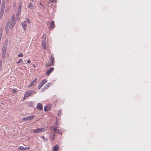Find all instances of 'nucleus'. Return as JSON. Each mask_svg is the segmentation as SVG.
Instances as JSON below:
<instances>
[{"mask_svg": "<svg viewBox=\"0 0 151 151\" xmlns=\"http://www.w3.org/2000/svg\"><path fill=\"white\" fill-rule=\"evenodd\" d=\"M16 24V21H13L10 20L9 19L5 27L6 30H8L9 29H12Z\"/></svg>", "mask_w": 151, "mask_h": 151, "instance_id": "nucleus-1", "label": "nucleus"}, {"mask_svg": "<svg viewBox=\"0 0 151 151\" xmlns=\"http://www.w3.org/2000/svg\"><path fill=\"white\" fill-rule=\"evenodd\" d=\"M35 117V116L34 115H29L26 117H23L22 120L24 121L31 120L32 119Z\"/></svg>", "mask_w": 151, "mask_h": 151, "instance_id": "nucleus-2", "label": "nucleus"}, {"mask_svg": "<svg viewBox=\"0 0 151 151\" xmlns=\"http://www.w3.org/2000/svg\"><path fill=\"white\" fill-rule=\"evenodd\" d=\"M45 131V129L44 128H39L35 129L33 130V132L37 134L41 133L42 132H44Z\"/></svg>", "mask_w": 151, "mask_h": 151, "instance_id": "nucleus-3", "label": "nucleus"}, {"mask_svg": "<svg viewBox=\"0 0 151 151\" xmlns=\"http://www.w3.org/2000/svg\"><path fill=\"white\" fill-rule=\"evenodd\" d=\"M52 84L51 83H49L46 84L45 85L44 87L42 88L41 90L42 91H45L46 89H47L50 86H52Z\"/></svg>", "mask_w": 151, "mask_h": 151, "instance_id": "nucleus-4", "label": "nucleus"}, {"mask_svg": "<svg viewBox=\"0 0 151 151\" xmlns=\"http://www.w3.org/2000/svg\"><path fill=\"white\" fill-rule=\"evenodd\" d=\"M33 93V91L32 90H29L25 92L24 95V97L25 98H27L28 96H30Z\"/></svg>", "mask_w": 151, "mask_h": 151, "instance_id": "nucleus-5", "label": "nucleus"}, {"mask_svg": "<svg viewBox=\"0 0 151 151\" xmlns=\"http://www.w3.org/2000/svg\"><path fill=\"white\" fill-rule=\"evenodd\" d=\"M5 7V1H2V8L1 10V17L3 16V14L4 12V9Z\"/></svg>", "mask_w": 151, "mask_h": 151, "instance_id": "nucleus-6", "label": "nucleus"}, {"mask_svg": "<svg viewBox=\"0 0 151 151\" xmlns=\"http://www.w3.org/2000/svg\"><path fill=\"white\" fill-rule=\"evenodd\" d=\"M54 68H50L49 70H47L46 73V74L47 76L50 75V73H51L54 70Z\"/></svg>", "mask_w": 151, "mask_h": 151, "instance_id": "nucleus-7", "label": "nucleus"}, {"mask_svg": "<svg viewBox=\"0 0 151 151\" xmlns=\"http://www.w3.org/2000/svg\"><path fill=\"white\" fill-rule=\"evenodd\" d=\"M54 0H50L49 1L47 2V5L48 6H52V3H53Z\"/></svg>", "mask_w": 151, "mask_h": 151, "instance_id": "nucleus-8", "label": "nucleus"}, {"mask_svg": "<svg viewBox=\"0 0 151 151\" xmlns=\"http://www.w3.org/2000/svg\"><path fill=\"white\" fill-rule=\"evenodd\" d=\"M53 130L55 132L58 133V134H60V135H62V134L61 132L57 128H53Z\"/></svg>", "mask_w": 151, "mask_h": 151, "instance_id": "nucleus-9", "label": "nucleus"}, {"mask_svg": "<svg viewBox=\"0 0 151 151\" xmlns=\"http://www.w3.org/2000/svg\"><path fill=\"white\" fill-rule=\"evenodd\" d=\"M37 107L38 110H42V105L41 103H38L37 104Z\"/></svg>", "mask_w": 151, "mask_h": 151, "instance_id": "nucleus-10", "label": "nucleus"}, {"mask_svg": "<svg viewBox=\"0 0 151 151\" xmlns=\"http://www.w3.org/2000/svg\"><path fill=\"white\" fill-rule=\"evenodd\" d=\"M22 26L24 30L27 27L26 22L25 21H24L21 23Z\"/></svg>", "mask_w": 151, "mask_h": 151, "instance_id": "nucleus-11", "label": "nucleus"}, {"mask_svg": "<svg viewBox=\"0 0 151 151\" xmlns=\"http://www.w3.org/2000/svg\"><path fill=\"white\" fill-rule=\"evenodd\" d=\"M42 45L44 49L45 50L46 49V42L44 40L42 41Z\"/></svg>", "mask_w": 151, "mask_h": 151, "instance_id": "nucleus-12", "label": "nucleus"}, {"mask_svg": "<svg viewBox=\"0 0 151 151\" xmlns=\"http://www.w3.org/2000/svg\"><path fill=\"white\" fill-rule=\"evenodd\" d=\"M6 47H3L2 49V57H4L5 56V55L6 52Z\"/></svg>", "mask_w": 151, "mask_h": 151, "instance_id": "nucleus-13", "label": "nucleus"}, {"mask_svg": "<svg viewBox=\"0 0 151 151\" xmlns=\"http://www.w3.org/2000/svg\"><path fill=\"white\" fill-rule=\"evenodd\" d=\"M37 78H35L34 80H33V81L31 82V84L29 86V87H31L32 86L35 84V83L37 81Z\"/></svg>", "mask_w": 151, "mask_h": 151, "instance_id": "nucleus-14", "label": "nucleus"}, {"mask_svg": "<svg viewBox=\"0 0 151 151\" xmlns=\"http://www.w3.org/2000/svg\"><path fill=\"white\" fill-rule=\"evenodd\" d=\"M53 62L52 61L50 60L47 64L46 65V66L47 67V66H50L51 65H53Z\"/></svg>", "mask_w": 151, "mask_h": 151, "instance_id": "nucleus-15", "label": "nucleus"}, {"mask_svg": "<svg viewBox=\"0 0 151 151\" xmlns=\"http://www.w3.org/2000/svg\"><path fill=\"white\" fill-rule=\"evenodd\" d=\"M22 8V5L21 4H20L18 7V8L17 12V13H18V14H20Z\"/></svg>", "mask_w": 151, "mask_h": 151, "instance_id": "nucleus-16", "label": "nucleus"}, {"mask_svg": "<svg viewBox=\"0 0 151 151\" xmlns=\"http://www.w3.org/2000/svg\"><path fill=\"white\" fill-rule=\"evenodd\" d=\"M59 149V147L58 145H56L53 147V151H58Z\"/></svg>", "mask_w": 151, "mask_h": 151, "instance_id": "nucleus-17", "label": "nucleus"}, {"mask_svg": "<svg viewBox=\"0 0 151 151\" xmlns=\"http://www.w3.org/2000/svg\"><path fill=\"white\" fill-rule=\"evenodd\" d=\"M50 109V106H46L44 108V110L47 111H49Z\"/></svg>", "mask_w": 151, "mask_h": 151, "instance_id": "nucleus-18", "label": "nucleus"}, {"mask_svg": "<svg viewBox=\"0 0 151 151\" xmlns=\"http://www.w3.org/2000/svg\"><path fill=\"white\" fill-rule=\"evenodd\" d=\"M55 134H50V138L53 141L54 140V139L55 138Z\"/></svg>", "mask_w": 151, "mask_h": 151, "instance_id": "nucleus-19", "label": "nucleus"}, {"mask_svg": "<svg viewBox=\"0 0 151 151\" xmlns=\"http://www.w3.org/2000/svg\"><path fill=\"white\" fill-rule=\"evenodd\" d=\"M58 120H56V121L55 122V123L54 124V126L53 128H56L58 127Z\"/></svg>", "mask_w": 151, "mask_h": 151, "instance_id": "nucleus-20", "label": "nucleus"}, {"mask_svg": "<svg viewBox=\"0 0 151 151\" xmlns=\"http://www.w3.org/2000/svg\"><path fill=\"white\" fill-rule=\"evenodd\" d=\"M55 27L54 24V21H52L51 22L50 28L52 29L53 28Z\"/></svg>", "mask_w": 151, "mask_h": 151, "instance_id": "nucleus-21", "label": "nucleus"}, {"mask_svg": "<svg viewBox=\"0 0 151 151\" xmlns=\"http://www.w3.org/2000/svg\"><path fill=\"white\" fill-rule=\"evenodd\" d=\"M23 60L22 58L20 59L17 62L18 64H20V63H23Z\"/></svg>", "mask_w": 151, "mask_h": 151, "instance_id": "nucleus-22", "label": "nucleus"}, {"mask_svg": "<svg viewBox=\"0 0 151 151\" xmlns=\"http://www.w3.org/2000/svg\"><path fill=\"white\" fill-rule=\"evenodd\" d=\"M20 14H18L17 13L16 16L17 18V21H19L20 18Z\"/></svg>", "mask_w": 151, "mask_h": 151, "instance_id": "nucleus-23", "label": "nucleus"}, {"mask_svg": "<svg viewBox=\"0 0 151 151\" xmlns=\"http://www.w3.org/2000/svg\"><path fill=\"white\" fill-rule=\"evenodd\" d=\"M15 15L14 14H13L12 15V18H11V21H15Z\"/></svg>", "mask_w": 151, "mask_h": 151, "instance_id": "nucleus-24", "label": "nucleus"}, {"mask_svg": "<svg viewBox=\"0 0 151 151\" xmlns=\"http://www.w3.org/2000/svg\"><path fill=\"white\" fill-rule=\"evenodd\" d=\"M28 6L30 9H33L34 8L33 5L32 4L30 3L28 5Z\"/></svg>", "mask_w": 151, "mask_h": 151, "instance_id": "nucleus-25", "label": "nucleus"}, {"mask_svg": "<svg viewBox=\"0 0 151 151\" xmlns=\"http://www.w3.org/2000/svg\"><path fill=\"white\" fill-rule=\"evenodd\" d=\"M18 148L21 150H25V148L22 146H19L18 147Z\"/></svg>", "mask_w": 151, "mask_h": 151, "instance_id": "nucleus-26", "label": "nucleus"}, {"mask_svg": "<svg viewBox=\"0 0 151 151\" xmlns=\"http://www.w3.org/2000/svg\"><path fill=\"white\" fill-rule=\"evenodd\" d=\"M51 61H52L53 62L54 61V58L53 57L52 54L51 56Z\"/></svg>", "mask_w": 151, "mask_h": 151, "instance_id": "nucleus-27", "label": "nucleus"}, {"mask_svg": "<svg viewBox=\"0 0 151 151\" xmlns=\"http://www.w3.org/2000/svg\"><path fill=\"white\" fill-rule=\"evenodd\" d=\"M41 82H42L44 84L45 83L47 82V80L46 79H45L41 81Z\"/></svg>", "mask_w": 151, "mask_h": 151, "instance_id": "nucleus-28", "label": "nucleus"}, {"mask_svg": "<svg viewBox=\"0 0 151 151\" xmlns=\"http://www.w3.org/2000/svg\"><path fill=\"white\" fill-rule=\"evenodd\" d=\"M42 38H44L45 40H46V35L45 34H43L42 37Z\"/></svg>", "mask_w": 151, "mask_h": 151, "instance_id": "nucleus-29", "label": "nucleus"}, {"mask_svg": "<svg viewBox=\"0 0 151 151\" xmlns=\"http://www.w3.org/2000/svg\"><path fill=\"white\" fill-rule=\"evenodd\" d=\"M61 114V111L60 110H58V116H60Z\"/></svg>", "mask_w": 151, "mask_h": 151, "instance_id": "nucleus-30", "label": "nucleus"}, {"mask_svg": "<svg viewBox=\"0 0 151 151\" xmlns=\"http://www.w3.org/2000/svg\"><path fill=\"white\" fill-rule=\"evenodd\" d=\"M18 57H22L23 56V54L22 53H21L20 54H19V55H18Z\"/></svg>", "mask_w": 151, "mask_h": 151, "instance_id": "nucleus-31", "label": "nucleus"}, {"mask_svg": "<svg viewBox=\"0 0 151 151\" xmlns=\"http://www.w3.org/2000/svg\"><path fill=\"white\" fill-rule=\"evenodd\" d=\"M26 20L27 21V22L28 23H29L30 22V20L28 18H27L26 19Z\"/></svg>", "mask_w": 151, "mask_h": 151, "instance_id": "nucleus-32", "label": "nucleus"}, {"mask_svg": "<svg viewBox=\"0 0 151 151\" xmlns=\"http://www.w3.org/2000/svg\"><path fill=\"white\" fill-rule=\"evenodd\" d=\"M42 86L41 85V84L40 83L39 85L38 86V88L39 89H40L42 87Z\"/></svg>", "mask_w": 151, "mask_h": 151, "instance_id": "nucleus-33", "label": "nucleus"}, {"mask_svg": "<svg viewBox=\"0 0 151 151\" xmlns=\"http://www.w3.org/2000/svg\"><path fill=\"white\" fill-rule=\"evenodd\" d=\"M12 92L13 93H17V91L16 90L14 89H13Z\"/></svg>", "mask_w": 151, "mask_h": 151, "instance_id": "nucleus-34", "label": "nucleus"}, {"mask_svg": "<svg viewBox=\"0 0 151 151\" xmlns=\"http://www.w3.org/2000/svg\"><path fill=\"white\" fill-rule=\"evenodd\" d=\"M33 103H30L29 104V106H32L33 105Z\"/></svg>", "mask_w": 151, "mask_h": 151, "instance_id": "nucleus-35", "label": "nucleus"}, {"mask_svg": "<svg viewBox=\"0 0 151 151\" xmlns=\"http://www.w3.org/2000/svg\"><path fill=\"white\" fill-rule=\"evenodd\" d=\"M41 137L44 139V141H46V140H45V138L44 136H42Z\"/></svg>", "mask_w": 151, "mask_h": 151, "instance_id": "nucleus-36", "label": "nucleus"}, {"mask_svg": "<svg viewBox=\"0 0 151 151\" xmlns=\"http://www.w3.org/2000/svg\"><path fill=\"white\" fill-rule=\"evenodd\" d=\"M25 150H29L30 149V147H25Z\"/></svg>", "mask_w": 151, "mask_h": 151, "instance_id": "nucleus-37", "label": "nucleus"}, {"mask_svg": "<svg viewBox=\"0 0 151 151\" xmlns=\"http://www.w3.org/2000/svg\"><path fill=\"white\" fill-rule=\"evenodd\" d=\"M30 61L29 60H28L27 61V62L28 63H30Z\"/></svg>", "mask_w": 151, "mask_h": 151, "instance_id": "nucleus-38", "label": "nucleus"}, {"mask_svg": "<svg viewBox=\"0 0 151 151\" xmlns=\"http://www.w3.org/2000/svg\"><path fill=\"white\" fill-rule=\"evenodd\" d=\"M39 4H40V5L41 6H43V7H45V6H44V5H43L41 3H40Z\"/></svg>", "mask_w": 151, "mask_h": 151, "instance_id": "nucleus-39", "label": "nucleus"}, {"mask_svg": "<svg viewBox=\"0 0 151 151\" xmlns=\"http://www.w3.org/2000/svg\"><path fill=\"white\" fill-rule=\"evenodd\" d=\"M40 84H41V85H42V86L44 85V83H42V82L41 81V82H40Z\"/></svg>", "mask_w": 151, "mask_h": 151, "instance_id": "nucleus-40", "label": "nucleus"}, {"mask_svg": "<svg viewBox=\"0 0 151 151\" xmlns=\"http://www.w3.org/2000/svg\"><path fill=\"white\" fill-rule=\"evenodd\" d=\"M57 0H55V3H57Z\"/></svg>", "mask_w": 151, "mask_h": 151, "instance_id": "nucleus-41", "label": "nucleus"}, {"mask_svg": "<svg viewBox=\"0 0 151 151\" xmlns=\"http://www.w3.org/2000/svg\"><path fill=\"white\" fill-rule=\"evenodd\" d=\"M15 5H16V3H15L14 5V6Z\"/></svg>", "mask_w": 151, "mask_h": 151, "instance_id": "nucleus-42", "label": "nucleus"}, {"mask_svg": "<svg viewBox=\"0 0 151 151\" xmlns=\"http://www.w3.org/2000/svg\"><path fill=\"white\" fill-rule=\"evenodd\" d=\"M25 98L24 97L23 98V101L24 100V99Z\"/></svg>", "mask_w": 151, "mask_h": 151, "instance_id": "nucleus-43", "label": "nucleus"}, {"mask_svg": "<svg viewBox=\"0 0 151 151\" xmlns=\"http://www.w3.org/2000/svg\"><path fill=\"white\" fill-rule=\"evenodd\" d=\"M1 104H3V103H1Z\"/></svg>", "mask_w": 151, "mask_h": 151, "instance_id": "nucleus-44", "label": "nucleus"}, {"mask_svg": "<svg viewBox=\"0 0 151 151\" xmlns=\"http://www.w3.org/2000/svg\"><path fill=\"white\" fill-rule=\"evenodd\" d=\"M34 67H35V66L34 65Z\"/></svg>", "mask_w": 151, "mask_h": 151, "instance_id": "nucleus-45", "label": "nucleus"}]
</instances>
